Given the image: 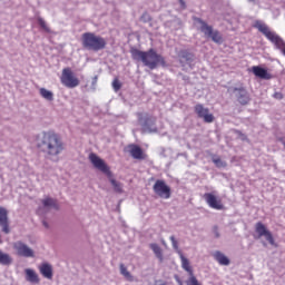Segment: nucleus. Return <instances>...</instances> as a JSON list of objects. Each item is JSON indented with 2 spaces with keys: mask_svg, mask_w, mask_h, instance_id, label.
I'll return each mask as SVG.
<instances>
[{
  "mask_svg": "<svg viewBox=\"0 0 285 285\" xmlns=\"http://www.w3.org/2000/svg\"><path fill=\"white\" fill-rule=\"evenodd\" d=\"M42 206H45V208H58L57 200L50 197L42 199Z\"/></svg>",
  "mask_w": 285,
  "mask_h": 285,
  "instance_id": "a878e982",
  "label": "nucleus"
},
{
  "mask_svg": "<svg viewBox=\"0 0 285 285\" xmlns=\"http://www.w3.org/2000/svg\"><path fill=\"white\" fill-rule=\"evenodd\" d=\"M39 273L45 277L46 279H52L53 277V271L52 265L50 263H42L38 266Z\"/></svg>",
  "mask_w": 285,
  "mask_h": 285,
  "instance_id": "f3484780",
  "label": "nucleus"
},
{
  "mask_svg": "<svg viewBox=\"0 0 285 285\" xmlns=\"http://www.w3.org/2000/svg\"><path fill=\"white\" fill-rule=\"evenodd\" d=\"M213 233H214V235H215L216 238H219V237H220V235H219V227H218V226H214V227H213Z\"/></svg>",
  "mask_w": 285,
  "mask_h": 285,
  "instance_id": "473e14b6",
  "label": "nucleus"
},
{
  "mask_svg": "<svg viewBox=\"0 0 285 285\" xmlns=\"http://www.w3.org/2000/svg\"><path fill=\"white\" fill-rule=\"evenodd\" d=\"M38 23H39L40 28H42V30H45V32H50V28L48 27V24L46 23V20H43V18H38Z\"/></svg>",
  "mask_w": 285,
  "mask_h": 285,
  "instance_id": "cd10ccee",
  "label": "nucleus"
},
{
  "mask_svg": "<svg viewBox=\"0 0 285 285\" xmlns=\"http://www.w3.org/2000/svg\"><path fill=\"white\" fill-rule=\"evenodd\" d=\"M60 81L66 88H77L80 83L79 78L75 76V72H72V69L70 68L62 69Z\"/></svg>",
  "mask_w": 285,
  "mask_h": 285,
  "instance_id": "0eeeda50",
  "label": "nucleus"
},
{
  "mask_svg": "<svg viewBox=\"0 0 285 285\" xmlns=\"http://www.w3.org/2000/svg\"><path fill=\"white\" fill-rule=\"evenodd\" d=\"M180 61H190L193 59V53L183 50L179 52Z\"/></svg>",
  "mask_w": 285,
  "mask_h": 285,
  "instance_id": "bb28decb",
  "label": "nucleus"
},
{
  "mask_svg": "<svg viewBox=\"0 0 285 285\" xmlns=\"http://www.w3.org/2000/svg\"><path fill=\"white\" fill-rule=\"evenodd\" d=\"M13 248L19 257H35V250L21 240L13 243Z\"/></svg>",
  "mask_w": 285,
  "mask_h": 285,
  "instance_id": "f8f14e48",
  "label": "nucleus"
},
{
  "mask_svg": "<svg viewBox=\"0 0 285 285\" xmlns=\"http://www.w3.org/2000/svg\"><path fill=\"white\" fill-rule=\"evenodd\" d=\"M248 1L252 2V3L255 2V0H248Z\"/></svg>",
  "mask_w": 285,
  "mask_h": 285,
  "instance_id": "e433bc0d",
  "label": "nucleus"
},
{
  "mask_svg": "<svg viewBox=\"0 0 285 285\" xmlns=\"http://www.w3.org/2000/svg\"><path fill=\"white\" fill-rule=\"evenodd\" d=\"M154 285H168V283L166 281L158 279V281H155Z\"/></svg>",
  "mask_w": 285,
  "mask_h": 285,
  "instance_id": "72a5a7b5",
  "label": "nucleus"
},
{
  "mask_svg": "<svg viewBox=\"0 0 285 285\" xmlns=\"http://www.w3.org/2000/svg\"><path fill=\"white\" fill-rule=\"evenodd\" d=\"M43 225H45L46 227H48V224L43 223Z\"/></svg>",
  "mask_w": 285,
  "mask_h": 285,
  "instance_id": "4c0bfd02",
  "label": "nucleus"
},
{
  "mask_svg": "<svg viewBox=\"0 0 285 285\" xmlns=\"http://www.w3.org/2000/svg\"><path fill=\"white\" fill-rule=\"evenodd\" d=\"M163 244L166 245V242L163 240Z\"/></svg>",
  "mask_w": 285,
  "mask_h": 285,
  "instance_id": "58836bf2",
  "label": "nucleus"
},
{
  "mask_svg": "<svg viewBox=\"0 0 285 285\" xmlns=\"http://www.w3.org/2000/svg\"><path fill=\"white\" fill-rule=\"evenodd\" d=\"M169 239L171 242L173 248L178 252V255H179V258L181 262V267L189 275V278L186 281V285H202V283H199V281L193 273V267L190 266V262L188 261V258H186L184 256V253H181V250H179V243L177 242V238H175V236H170Z\"/></svg>",
  "mask_w": 285,
  "mask_h": 285,
  "instance_id": "39448f33",
  "label": "nucleus"
},
{
  "mask_svg": "<svg viewBox=\"0 0 285 285\" xmlns=\"http://www.w3.org/2000/svg\"><path fill=\"white\" fill-rule=\"evenodd\" d=\"M112 88L116 92H119V90H121V82L119 81V78L114 79Z\"/></svg>",
  "mask_w": 285,
  "mask_h": 285,
  "instance_id": "7c9ffc66",
  "label": "nucleus"
},
{
  "mask_svg": "<svg viewBox=\"0 0 285 285\" xmlns=\"http://www.w3.org/2000/svg\"><path fill=\"white\" fill-rule=\"evenodd\" d=\"M253 27L256 28L258 32H262V35H264V37H266L268 41L274 43L275 48H277V50H279L282 55H284L285 57V42L284 39H282V37L277 36V33H275L274 31H271L268 24L264 23L261 20H256Z\"/></svg>",
  "mask_w": 285,
  "mask_h": 285,
  "instance_id": "20e7f679",
  "label": "nucleus"
},
{
  "mask_svg": "<svg viewBox=\"0 0 285 285\" xmlns=\"http://www.w3.org/2000/svg\"><path fill=\"white\" fill-rule=\"evenodd\" d=\"M119 271H120V275H122V277H125L127 282H135V276H132V274L128 272V267H126L124 263L119 265Z\"/></svg>",
  "mask_w": 285,
  "mask_h": 285,
  "instance_id": "4be33fe9",
  "label": "nucleus"
},
{
  "mask_svg": "<svg viewBox=\"0 0 285 285\" xmlns=\"http://www.w3.org/2000/svg\"><path fill=\"white\" fill-rule=\"evenodd\" d=\"M234 91L238 92L237 101L240 104V106H248L250 102V96L248 95V91H246V88H235Z\"/></svg>",
  "mask_w": 285,
  "mask_h": 285,
  "instance_id": "2eb2a0df",
  "label": "nucleus"
},
{
  "mask_svg": "<svg viewBox=\"0 0 285 285\" xmlns=\"http://www.w3.org/2000/svg\"><path fill=\"white\" fill-rule=\"evenodd\" d=\"M0 264H2V266H10V264H12V257L10 254H6L0 250Z\"/></svg>",
  "mask_w": 285,
  "mask_h": 285,
  "instance_id": "b1692460",
  "label": "nucleus"
},
{
  "mask_svg": "<svg viewBox=\"0 0 285 285\" xmlns=\"http://www.w3.org/2000/svg\"><path fill=\"white\" fill-rule=\"evenodd\" d=\"M213 163L215 166H217V168H225L226 166V163H224L219 157L213 158Z\"/></svg>",
  "mask_w": 285,
  "mask_h": 285,
  "instance_id": "c85d7f7f",
  "label": "nucleus"
},
{
  "mask_svg": "<svg viewBox=\"0 0 285 285\" xmlns=\"http://www.w3.org/2000/svg\"><path fill=\"white\" fill-rule=\"evenodd\" d=\"M155 121H157V118L147 117L142 124L144 130H147L148 132H153V129H150V125L155 126Z\"/></svg>",
  "mask_w": 285,
  "mask_h": 285,
  "instance_id": "393cba45",
  "label": "nucleus"
},
{
  "mask_svg": "<svg viewBox=\"0 0 285 285\" xmlns=\"http://www.w3.org/2000/svg\"><path fill=\"white\" fill-rule=\"evenodd\" d=\"M252 72L255 75V77H259V79H271V73L259 66H254L252 68Z\"/></svg>",
  "mask_w": 285,
  "mask_h": 285,
  "instance_id": "6ab92c4d",
  "label": "nucleus"
},
{
  "mask_svg": "<svg viewBox=\"0 0 285 285\" xmlns=\"http://www.w3.org/2000/svg\"><path fill=\"white\" fill-rule=\"evenodd\" d=\"M140 21H142V23H148L153 21V17H150V13L144 12L142 16L140 17Z\"/></svg>",
  "mask_w": 285,
  "mask_h": 285,
  "instance_id": "c756f323",
  "label": "nucleus"
},
{
  "mask_svg": "<svg viewBox=\"0 0 285 285\" xmlns=\"http://www.w3.org/2000/svg\"><path fill=\"white\" fill-rule=\"evenodd\" d=\"M130 53L132 59H135L136 61H141V63L149 68V70H155V68H157L158 66L166 67V58L157 53L155 49H149L147 51L131 49Z\"/></svg>",
  "mask_w": 285,
  "mask_h": 285,
  "instance_id": "f03ea898",
  "label": "nucleus"
},
{
  "mask_svg": "<svg viewBox=\"0 0 285 285\" xmlns=\"http://www.w3.org/2000/svg\"><path fill=\"white\" fill-rule=\"evenodd\" d=\"M153 190L155 195L160 197L161 199H170L171 190L170 187L166 184V181L158 179L153 186Z\"/></svg>",
  "mask_w": 285,
  "mask_h": 285,
  "instance_id": "1a4fd4ad",
  "label": "nucleus"
},
{
  "mask_svg": "<svg viewBox=\"0 0 285 285\" xmlns=\"http://www.w3.org/2000/svg\"><path fill=\"white\" fill-rule=\"evenodd\" d=\"M179 3L184 10H186V1L179 0Z\"/></svg>",
  "mask_w": 285,
  "mask_h": 285,
  "instance_id": "c9c22d12",
  "label": "nucleus"
},
{
  "mask_svg": "<svg viewBox=\"0 0 285 285\" xmlns=\"http://www.w3.org/2000/svg\"><path fill=\"white\" fill-rule=\"evenodd\" d=\"M214 258L218 264H220V266H228V264H230V259H228V257H226L222 252H215Z\"/></svg>",
  "mask_w": 285,
  "mask_h": 285,
  "instance_id": "aec40b11",
  "label": "nucleus"
},
{
  "mask_svg": "<svg viewBox=\"0 0 285 285\" xmlns=\"http://www.w3.org/2000/svg\"><path fill=\"white\" fill-rule=\"evenodd\" d=\"M137 116H138V121H144V114H141V112H139V114H137Z\"/></svg>",
  "mask_w": 285,
  "mask_h": 285,
  "instance_id": "f704fd0d",
  "label": "nucleus"
},
{
  "mask_svg": "<svg viewBox=\"0 0 285 285\" xmlns=\"http://www.w3.org/2000/svg\"><path fill=\"white\" fill-rule=\"evenodd\" d=\"M204 199L209 208H213L214 210H224V203H222V199L217 198L215 194L206 193L204 194Z\"/></svg>",
  "mask_w": 285,
  "mask_h": 285,
  "instance_id": "ddd939ff",
  "label": "nucleus"
},
{
  "mask_svg": "<svg viewBox=\"0 0 285 285\" xmlns=\"http://www.w3.org/2000/svg\"><path fill=\"white\" fill-rule=\"evenodd\" d=\"M39 92H40V97H42V99H46L47 101H55V94H52V91H50L46 88H40Z\"/></svg>",
  "mask_w": 285,
  "mask_h": 285,
  "instance_id": "5701e85b",
  "label": "nucleus"
},
{
  "mask_svg": "<svg viewBox=\"0 0 285 285\" xmlns=\"http://www.w3.org/2000/svg\"><path fill=\"white\" fill-rule=\"evenodd\" d=\"M0 227L4 235H10V219L8 218V209L0 207Z\"/></svg>",
  "mask_w": 285,
  "mask_h": 285,
  "instance_id": "4468645a",
  "label": "nucleus"
},
{
  "mask_svg": "<svg viewBox=\"0 0 285 285\" xmlns=\"http://www.w3.org/2000/svg\"><path fill=\"white\" fill-rule=\"evenodd\" d=\"M273 97H274V99L282 100V99H284V94H282V91H275Z\"/></svg>",
  "mask_w": 285,
  "mask_h": 285,
  "instance_id": "2f4dec72",
  "label": "nucleus"
},
{
  "mask_svg": "<svg viewBox=\"0 0 285 285\" xmlns=\"http://www.w3.org/2000/svg\"><path fill=\"white\" fill-rule=\"evenodd\" d=\"M37 148L47 155V157H59L66 150V144L59 134L49 130L41 134Z\"/></svg>",
  "mask_w": 285,
  "mask_h": 285,
  "instance_id": "f257e3e1",
  "label": "nucleus"
},
{
  "mask_svg": "<svg viewBox=\"0 0 285 285\" xmlns=\"http://www.w3.org/2000/svg\"><path fill=\"white\" fill-rule=\"evenodd\" d=\"M255 233L257 234V239H262V237H265L266 242H268L271 246H275V238L273 237V233L268 230L264 223L258 222L255 224Z\"/></svg>",
  "mask_w": 285,
  "mask_h": 285,
  "instance_id": "9d476101",
  "label": "nucleus"
},
{
  "mask_svg": "<svg viewBox=\"0 0 285 285\" xmlns=\"http://www.w3.org/2000/svg\"><path fill=\"white\" fill-rule=\"evenodd\" d=\"M128 153L131 155L132 159H146V155L144 154V149L139 147V145H128Z\"/></svg>",
  "mask_w": 285,
  "mask_h": 285,
  "instance_id": "dca6fc26",
  "label": "nucleus"
},
{
  "mask_svg": "<svg viewBox=\"0 0 285 285\" xmlns=\"http://www.w3.org/2000/svg\"><path fill=\"white\" fill-rule=\"evenodd\" d=\"M24 275H26V279L30 284H39L41 282V279L39 278V274H37L35 269H30V268L24 269Z\"/></svg>",
  "mask_w": 285,
  "mask_h": 285,
  "instance_id": "a211bd4d",
  "label": "nucleus"
},
{
  "mask_svg": "<svg viewBox=\"0 0 285 285\" xmlns=\"http://www.w3.org/2000/svg\"><path fill=\"white\" fill-rule=\"evenodd\" d=\"M89 161L92 164L94 167L97 168V170H100V173H104L105 175H107V177H109V181L111 186H114L115 193H124V185L112 178V171H110V167H108L104 159L97 156V154L91 153L89 154Z\"/></svg>",
  "mask_w": 285,
  "mask_h": 285,
  "instance_id": "7ed1b4c3",
  "label": "nucleus"
},
{
  "mask_svg": "<svg viewBox=\"0 0 285 285\" xmlns=\"http://www.w3.org/2000/svg\"><path fill=\"white\" fill-rule=\"evenodd\" d=\"M197 22L200 23V30L206 37H210L215 43H222V33H219V31L213 30V27L208 26L202 18H197Z\"/></svg>",
  "mask_w": 285,
  "mask_h": 285,
  "instance_id": "6e6552de",
  "label": "nucleus"
},
{
  "mask_svg": "<svg viewBox=\"0 0 285 285\" xmlns=\"http://www.w3.org/2000/svg\"><path fill=\"white\" fill-rule=\"evenodd\" d=\"M82 46L86 50H94V52H99V50L106 49L108 42L101 36H97L94 32H85L82 35Z\"/></svg>",
  "mask_w": 285,
  "mask_h": 285,
  "instance_id": "423d86ee",
  "label": "nucleus"
},
{
  "mask_svg": "<svg viewBox=\"0 0 285 285\" xmlns=\"http://www.w3.org/2000/svg\"><path fill=\"white\" fill-rule=\"evenodd\" d=\"M149 248L153 250V253L155 254L157 259H159V262H164V252L161 250V247L157 245V243H151L149 245Z\"/></svg>",
  "mask_w": 285,
  "mask_h": 285,
  "instance_id": "412c9836",
  "label": "nucleus"
},
{
  "mask_svg": "<svg viewBox=\"0 0 285 285\" xmlns=\"http://www.w3.org/2000/svg\"><path fill=\"white\" fill-rule=\"evenodd\" d=\"M194 111L205 124H213L215 121V116L210 112V109L204 107L202 104H197L194 107Z\"/></svg>",
  "mask_w": 285,
  "mask_h": 285,
  "instance_id": "9b49d317",
  "label": "nucleus"
}]
</instances>
